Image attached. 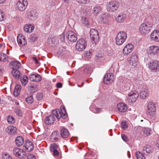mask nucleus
I'll list each match as a JSON object with an SVG mask.
<instances>
[{"instance_id":"obj_1","label":"nucleus","mask_w":159,"mask_h":159,"mask_svg":"<svg viewBox=\"0 0 159 159\" xmlns=\"http://www.w3.org/2000/svg\"><path fill=\"white\" fill-rule=\"evenodd\" d=\"M152 25L149 21H145L141 23L139 27V31L142 34L149 33L152 29Z\"/></svg>"},{"instance_id":"obj_2","label":"nucleus","mask_w":159,"mask_h":159,"mask_svg":"<svg viewBox=\"0 0 159 159\" xmlns=\"http://www.w3.org/2000/svg\"><path fill=\"white\" fill-rule=\"evenodd\" d=\"M127 38L126 33L124 31L119 32L116 38V43L118 45L122 44L126 40Z\"/></svg>"},{"instance_id":"obj_3","label":"nucleus","mask_w":159,"mask_h":159,"mask_svg":"<svg viewBox=\"0 0 159 159\" xmlns=\"http://www.w3.org/2000/svg\"><path fill=\"white\" fill-rule=\"evenodd\" d=\"M52 114L55 116L58 119L61 118L63 119H65L67 117L66 110L64 107L61 110L57 109L53 110L52 111Z\"/></svg>"},{"instance_id":"obj_4","label":"nucleus","mask_w":159,"mask_h":159,"mask_svg":"<svg viewBox=\"0 0 159 159\" xmlns=\"http://www.w3.org/2000/svg\"><path fill=\"white\" fill-rule=\"evenodd\" d=\"M120 6L119 2L115 0L110 1L107 5V9L108 11L114 12L116 11Z\"/></svg>"},{"instance_id":"obj_5","label":"nucleus","mask_w":159,"mask_h":159,"mask_svg":"<svg viewBox=\"0 0 159 159\" xmlns=\"http://www.w3.org/2000/svg\"><path fill=\"white\" fill-rule=\"evenodd\" d=\"M90 37L93 43L96 44L99 41L100 37L97 30L92 29L90 31Z\"/></svg>"},{"instance_id":"obj_6","label":"nucleus","mask_w":159,"mask_h":159,"mask_svg":"<svg viewBox=\"0 0 159 159\" xmlns=\"http://www.w3.org/2000/svg\"><path fill=\"white\" fill-rule=\"evenodd\" d=\"M28 4L27 0H18L16 4V9L20 11H24Z\"/></svg>"},{"instance_id":"obj_7","label":"nucleus","mask_w":159,"mask_h":159,"mask_svg":"<svg viewBox=\"0 0 159 159\" xmlns=\"http://www.w3.org/2000/svg\"><path fill=\"white\" fill-rule=\"evenodd\" d=\"M138 93L135 91H131L126 96L128 102L129 103H132L135 102L139 97Z\"/></svg>"},{"instance_id":"obj_8","label":"nucleus","mask_w":159,"mask_h":159,"mask_svg":"<svg viewBox=\"0 0 159 159\" xmlns=\"http://www.w3.org/2000/svg\"><path fill=\"white\" fill-rule=\"evenodd\" d=\"M86 46L87 43L85 40L83 39H80L77 41L75 48L78 51H81L85 48Z\"/></svg>"},{"instance_id":"obj_9","label":"nucleus","mask_w":159,"mask_h":159,"mask_svg":"<svg viewBox=\"0 0 159 159\" xmlns=\"http://www.w3.org/2000/svg\"><path fill=\"white\" fill-rule=\"evenodd\" d=\"M148 112L152 116L156 115V107L155 105L152 102H149L147 106Z\"/></svg>"},{"instance_id":"obj_10","label":"nucleus","mask_w":159,"mask_h":159,"mask_svg":"<svg viewBox=\"0 0 159 159\" xmlns=\"http://www.w3.org/2000/svg\"><path fill=\"white\" fill-rule=\"evenodd\" d=\"M13 153L16 156L19 158H25L26 157V153L22 149L15 148L13 150Z\"/></svg>"},{"instance_id":"obj_11","label":"nucleus","mask_w":159,"mask_h":159,"mask_svg":"<svg viewBox=\"0 0 159 159\" xmlns=\"http://www.w3.org/2000/svg\"><path fill=\"white\" fill-rule=\"evenodd\" d=\"M66 38L70 42H75L77 39L76 34L72 31H68L66 34Z\"/></svg>"},{"instance_id":"obj_12","label":"nucleus","mask_w":159,"mask_h":159,"mask_svg":"<svg viewBox=\"0 0 159 159\" xmlns=\"http://www.w3.org/2000/svg\"><path fill=\"white\" fill-rule=\"evenodd\" d=\"M114 79V76L111 73H107L104 76L103 82L105 84H110L113 82Z\"/></svg>"},{"instance_id":"obj_13","label":"nucleus","mask_w":159,"mask_h":159,"mask_svg":"<svg viewBox=\"0 0 159 159\" xmlns=\"http://www.w3.org/2000/svg\"><path fill=\"white\" fill-rule=\"evenodd\" d=\"M150 69L154 72L159 71V62L156 60L151 61L148 64Z\"/></svg>"},{"instance_id":"obj_14","label":"nucleus","mask_w":159,"mask_h":159,"mask_svg":"<svg viewBox=\"0 0 159 159\" xmlns=\"http://www.w3.org/2000/svg\"><path fill=\"white\" fill-rule=\"evenodd\" d=\"M60 135L59 132L57 130L53 131L51 134L50 140L52 142H57L60 141Z\"/></svg>"},{"instance_id":"obj_15","label":"nucleus","mask_w":159,"mask_h":159,"mask_svg":"<svg viewBox=\"0 0 159 159\" xmlns=\"http://www.w3.org/2000/svg\"><path fill=\"white\" fill-rule=\"evenodd\" d=\"M34 148V145L30 141H26L25 144L23 146V149L28 152H30L33 150Z\"/></svg>"},{"instance_id":"obj_16","label":"nucleus","mask_w":159,"mask_h":159,"mask_svg":"<svg viewBox=\"0 0 159 159\" xmlns=\"http://www.w3.org/2000/svg\"><path fill=\"white\" fill-rule=\"evenodd\" d=\"M134 49V46L131 43L127 44L124 48L123 52L124 54L128 55Z\"/></svg>"},{"instance_id":"obj_17","label":"nucleus","mask_w":159,"mask_h":159,"mask_svg":"<svg viewBox=\"0 0 159 159\" xmlns=\"http://www.w3.org/2000/svg\"><path fill=\"white\" fill-rule=\"evenodd\" d=\"M147 52L149 54H157L159 52V48L157 46H151L148 49Z\"/></svg>"},{"instance_id":"obj_18","label":"nucleus","mask_w":159,"mask_h":159,"mask_svg":"<svg viewBox=\"0 0 159 159\" xmlns=\"http://www.w3.org/2000/svg\"><path fill=\"white\" fill-rule=\"evenodd\" d=\"M44 121L47 125H52L55 121V118L53 115H51L45 118Z\"/></svg>"},{"instance_id":"obj_19","label":"nucleus","mask_w":159,"mask_h":159,"mask_svg":"<svg viewBox=\"0 0 159 159\" xmlns=\"http://www.w3.org/2000/svg\"><path fill=\"white\" fill-rule=\"evenodd\" d=\"M151 39L156 42H159V30H154L150 35Z\"/></svg>"},{"instance_id":"obj_20","label":"nucleus","mask_w":159,"mask_h":159,"mask_svg":"<svg viewBox=\"0 0 159 159\" xmlns=\"http://www.w3.org/2000/svg\"><path fill=\"white\" fill-rule=\"evenodd\" d=\"M138 57L136 54L132 53L130 59V63L133 66H135L138 63Z\"/></svg>"},{"instance_id":"obj_21","label":"nucleus","mask_w":159,"mask_h":159,"mask_svg":"<svg viewBox=\"0 0 159 159\" xmlns=\"http://www.w3.org/2000/svg\"><path fill=\"white\" fill-rule=\"evenodd\" d=\"M16 127L12 125H9L5 129L6 132L9 135L14 134L17 132Z\"/></svg>"},{"instance_id":"obj_22","label":"nucleus","mask_w":159,"mask_h":159,"mask_svg":"<svg viewBox=\"0 0 159 159\" xmlns=\"http://www.w3.org/2000/svg\"><path fill=\"white\" fill-rule=\"evenodd\" d=\"M17 42L20 46H22L26 44L25 37L21 34L19 35L17 37Z\"/></svg>"},{"instance_id":"obj_23","label":"nucleus","mask_w":159,"mask_h":159,"mask_svg":"<svg viewBox=\"0 0 159 159\" xmlns=\"http://www.w3.org/2000/svg\"><path fill=\"white\" fill-rule=\"evenodd\" d=\"M117 110L120 112H124L126 111L127 109V105L122 102L119 103L117 107Z\"/></svg>"},{"instance_id":"obj_24","label":"nucleus","mask_w":159,"mask_h":159,"mask_svg":"<svg viewBox=\"0 0 159 159\" xmlns=\"http://www.w3.org/2000/svg\"><path fill=\"white\" fill-rule=\"evenodd\" d=\"M37 16L38 13L36 10L33 9L31 10L29 14H28L29 18L31 20H35Z\"/></svg>"},{"instance_id":"obj_25","label":"nucleus","mask_w":159,"mask_h":159,"mask_svg":"<svg viewBox=\"0 0 159 159\" xmlns=\"http://www.w3.org/2000/svg\"><path fill=\"white\" fill-rule=\"evenodd\" d=\"M149 92L147 89H142L139 93V95L140 98L144 99L149 95Z\"/></svg>"},{"instance_id":"obj_26","label":"nucleus","mask_w":159,"mask_h":159,"mask_svg":"<svg viewBox=\"0 0 159 159\" xmlns=\"http://www.w3.org/2000/svg\"><path fill=\"white\" fill-rule=\"evenodd\" d=\"M126 18V15L125 13H120L116 18V20L119 23H122Z\"/></svg>"},{"instance_id":"obj_27","label":"nucleus","mask_w":159,"mask_h":159,"mask_svg":"<svg viewBox=\"0 0 159 159\" xmlns=\"http://www.w3.org/2000/svg\"><path fill=\"white\" fill-rule=\"evenodd\" d=\"M30 79L32 81L36 82L40 81L42 79L41 76L37 74H33L31 75L30 77Z\"/></svg>"},{"instance_id":"obj_28","label":"nucleus","mask_w":159,"mask_h":159,"mask_svg":"<svg viewBox=\"0 0 159 159\" xmlns=\"http://www.w3.org/2000/svg\"><path fill=\"white\" fill-rule=\"evenodd\" d=\"M15 143L16 146L18 147L22 146L24 143L23 138L20 136L17 137L15 139Z\"/></svg>"},{"instance_id":"obj_29","label":"nucleus","mask_w":159,"mask_h":159,"mask_svg":"<svg viewBox=\"0 0 159 159\" xmlns=\"http://www.w3.org/2000/svg\"><path fill=\"white\" fill-rule=\"evenodd\" d=\"M11 64L13 66V70H17L19 69L21 66V63L17 61H12Z\"/></svg>"},{"instance_id":"obj_30","label":"nucleus","mask_w":159,"mask_h":159,"mask_svg":"<svg viewBox=\"0 0 159 159\" xmlns=\"http://www.w3.org/2000/svg\"><path fill=\"white\" fill-rule=\"evenodd\" d=\"M34 29V26L30 24H28L25 25L24 27V31L27 33H31Z\"/></svg>"},{"instance_id":"obj_31","label":"nucleus","mask_w":159,"mask_h":159,"mask_svg":"<svg viewBox=\"0 0 159 159\" xmlns=\"http://www.w3.org/2000/svg\"><path fill=\"white\" fill-rule=\"evenodd\" d=\"M69 133L68 130L65 128H63L61 130V135L63 138H66L69 136Z\"/></svg>"},{"instance_id":"obj_32","label":"nucleus","mask_w":159,"mask_h":159,"mask_svg":"<svg viewBox=\"0 0 159 159\" xmlns=\"http://www.w3.org/2000/svg\"><path fill=\"white\" fill-rule=\"evenodd\" d=\"M11 73L13 76L16 79H19L21 77V73L17 70H13Z\"/></svg>"},{"instance_id":"obj_33","label":"nucleus","mask_w":159,"mask_h":159,"mask_svg":"<svg viewBox=\"0 0 159 159\" xmlns=\"http://www.w3.org/2000/svg\"><path fill=\"white\" fill-rule=\"evenodd\" d=\"M21 86L19 85H17L16 86L13 92V94L15 97L18 96L20 93Z\"/></svg>"},{"instance_id":"obj_34","label":"nucleus","mask_w":159,"mask_h":159,"mask_svg":"<svg viewBox=\"0 0 159 159\" xmlns=\"http://www.w3.org/2000/svg\"><path fill=\"white\" fill-rule=\"evenodd\" d=\"M20 81L22 84L25 86L27 83L28 80V78L26 75H24L22 77H20Z\"/></svg>"},{"instance_id":"obj_35","label":"nucleus","mask_w":159,"mask_h":159,"mask_svg":"<svg viewBox=\"0 0 159 159\" xmlns=\"http://www.w3.org/2000/svg\"><path fill=\"white\" fill-rule=\"evenodd\" d=\"M100 19L104 23L107 24L109 22L108 16L106 14H103L102 15Z\"/></svg>"},{"instance_id":"obj_36","label":"nucleus","mask_w":159,"mask_h":159,"mask_svg":"<svg viewBox=\"0 0 159 159\" xmlns=\"http://www.w3.org/2000/svg\"><path fill=\"white\" fill-rule=\"evenodd\" d=\"M143 151H144V153H145L144 151H145L146 153H151L153 151V149L150 146L146 145L143 148Z\"/></svg>"},{"instance_id":"obj_37","label":"nucleus","mask_w":159,"mask_h":159,"mask_svg":"<svg viewBox=\"0 0 159 159\" xmlns=\"http://www.w3.org/2000/svg\"><path fill=\"white\" fill-rule=\"evenodd\" d=\"M150 130L148 128L144 129L143 131V136L146 137L149 136L150 134Z\"/></svg>"},{"instance_id":"obj_38","label":"nucleus","mask_w":159,"mask_h":159,"mask_svg":"<svg viewBox=\"0 0 159 159\" xmlns=\"http://www.w3.org/2000/svg\"><path fill=\"white\" fill-rule=\"evenodd\" d=\"M59 148V145L56 143H53L51 144L50 150V151H53L55 150H58Z\"/></svg>"},{"instance_id":"obj_39","label":"nucleus","mask_w":159,"mask_h":159,"mask_svg":"<svg viewBox=\"0 0 159 159\" xmlns=\"http://www.w3.org/2000/svg\"><path fill=\"white\" fill-rule=\"evenodd\" d=\"M7 56L6 54L4 53H0V61H6L7 60Z\"/></svg>"},{"instance_id":"obj_40","label":"nucleus","mask_w":159,"mask_h":159,"mask_svg":"<svg viewBox=\"0 0 159 159\" xmlns=\"http://www.w3.org/2000/svg\"><path fill=\"white\" fill-rule=\"evenodd\" d=\"M101 10V7L99 6L95 7L93 10V13L95 15L97 14Z\"/></svg>"},{"instance_id":"obj_41","label":"nucleus","mask_w":159,"mask_h":159,"mask_svg":"<svg viewBox=\"0 0 159 159\" xmlns=\"http://www.w3.org/2000/svg\"><path fill=\"white\" fill-rule=\"evenodd\" d=\"M135 155L137 159H143V157L144 159L145 158V157H144V156L143 155V153L139 151L136 152L135 153Z\"/></svg>"},{"instance_id":"obj_42","label":"nucleus","mask_w":159,"mask_h":159,"mask_svg":"<svg viewBox=\"0 0 159 159\" xmlns=\"http://www.w3.org/2000/svg\"><path fill=\"white\" fill-rule=\"evenodd\" d=\"M7 122L10 124H13L15 122V120L13 116H9L7 118Z\"/></svg>"},{"instance_id":"obj_43","label":"nucleus","mask_w":159,"mask_h":159,"mask_svg":"<svg viewBox=\"0 0 159 159\" xmlns=\"http://www.w3.org/2000/svg\"><path fill=\"white\" fill-rule=\"evenodd\" d=\"M2 159H12L11 156L9 153L6 152H3L2 154Z\"/></svg>"},{"instance_id":"obj_44","label":"nucleus","mask_w":159,"mask_h":159,"mask_svg":"<svg viewBox=\"0 0 159 159\" xmlns=\"http://www.w3.org/2000/svg\"><path fill=\"white\" fill-rule=\"evenodd\" d=\"M25 101L28 104H31L33 102V98L32 96L27 97L25 99Z\"/></svg>"},{"instance_id":"obj_45","label":"nucleus","mask_w":159,"mask_h":159,"mask_svg":"<svg viewBox=\"0 0 159 159\" xmlns=\"http://www.w3.org/2000/svg\"><path fill=\"white\" fill-rule=\"evenodd\" d=\"M81 22L83 24L86 25H89L88 19L85 17H82L81 20Z\"/></svg>"},{"instance_id":"obj_46","label":"nucleus","mask_w":159,"mask_h":159,"mask_svg":"<svg viewBox=\"0 0 159 159\" xmlns=\"http://www.w3.org/2000/svg\"><path fill=\"white\" fill-rule=\"evenodd\" d=\"M29 90L31 93H34L37 91V87L36 85L32 86L29 87Z\"/></svg>"},{"instance_id":"obj_47","label":"nucleus","mask_w":159,"mask_h":159,"mask_svg":"<svg viewBox=\"0 0 159 159\" xmlns=\"http://www.w3.org/2000/svg\"><path fill=\"white\" fill-rule=\"evenodd\" d=\"M77 2L80 4L84 5L88 3L90 0H77Z\"/></svg>"},{"instance_id":"obj_48","label":"nucleus","mask_w":159,"mask_h":159,"mask_svg":"<svg viewBox=\"0 0 159 159\" xmlns=\"http://www.w3.org/2000/svg\"><path fill=\"white\" fill-rule=\"evenodd\" d=\"M121 126L124 129L127 128L128 127V125L127 123L125 121H122L121 123Z\"/></svg>"},{"instance_id":"obj_49","label":"nucleus","mask_w":159,"mask_h":159,"mask_svg":"<svg viewBox=\"0 0 159 159\" xmlns=\"http://www.w3.org/2000/svg\"><path fill=\"white\" fill-rule=\"evenodd\" d=\"M5 18L4 14L0 10V21L4 20Z\"/></svg>"},{"instance_id":"obj_50","label":"nucleus","mask_w":159,"mask_h":159,"mask_svg":"<svg viewBox=\"0 0 159 159\" xmlns=\"http://www.w3.org/2000/svg\"><path fill=\"white\" fill-rule=\"evenodd\" d=\"M101 109L98 107H95L93 111L95 113H99L101 112Z\"/></svg>"},{"instance_id":"obj_51","label":"nucleus","mask_w":159,"mask_h":159,"mask_svg":"<svg viewBox=\"0 0 159 159\" xmlns=\"http://www.w3.org/2000/svg\"><path fill=\"white\" fill-rule=\"evenodd\" d=\"M45 25L47 26L49 25L50 23V20L49 17H47L45 20Z\"/></svg>"},{"instance_id":"obj_52","label":"nucleus","mask_w":159,"mask_h":159,"mask_svg":"<svg viewBox=\"0 0 159 159\" xmlns=\"http://www.w3.org/2000/svg\"><path fill=\"white\" fill-rule=\"evenodd\" d=\"M51 152H53V155L55 157L57 156L60 154V152L58 150H55Z\"/></svg>"},{"instance_id":"obj_53","label":"nucleus","mask_w":159,"mask_h":159,"mask_svg":"<svg viewBox=\"0 0 159 159\" xmlns=\"http://www.w3.org/2000/svg\"><path fill=\"white\" fill-rule=\"evenodd\" d=\"M84 71L86 73H90L91 72L90 67L87 66L86 67L84 70Z\"/></svg>"},{"instance_id":"obj_54","label":"nucleus","mask_w":159,"mask_h":159,"mask_svg":"<svg viewBox=\"0 0 159 159\" xmlns=\"http://www.w3.org/2000/svg\"><path fill=\"white\" fill-rule=\"evenodd\" d=\"M15 113L19 116H22L21 111V110L19 109H16L15 110Z\"/></svg>"},{"instance_id":"obj_55","label":"nucleus","mask_w":159,"mask_h":159,"mask_svg":"<svg viewBox=\"0 0 159 159\" xmlns=\"http://www.w3.org/2000/svg\"><path fill=\"white\" fill-rule=\"evenodd\" d=\"M36 159L35 157L33 154L29 153L27 156V159Z\"/></svg>"},{"instance_id":"obj_56","label":"nucleus","mask_w":159,"mask_h":159,"mask_svg":"<svg viewBox=\"0 0 159 159\" xmlns=\"http://www.w3.org/2000/svg\"><path fill=\"white\" fill-rule=\"evenodd\" d=\"M42 94L40 93H37L36 95V98L38 100H41L43 98Z\"/></svg>"},{"instance_id":"obj_57","label":"nucleus","mask_w":159,"mask_h":159,"mask_svg":"<svg viewBox=\"0 0 159 159\" xmlns=\"http://www.w3.org/2000/svg\"><path fill=\"white\" fill-rule=\"evenodd\" d=\"M97 60L101 61L102 60L104 59V57L102 56L101 54H98V56L97 57Z\"/></svg>"},{"instance_id":"obj_58","label":"nucleus","mask_w":159,"mask_h":159,"mask_svg":"<svg viewBox=\"0 0 159 159\" xmlns=\"http://www.w3.org/2000/svg\"><path fill=\"white\" fill-rule=\"evenodd\" d=\"M60 36V39L61 42H64L65 41V35L63 34H61L59 36Z\"/></svg>"},{"instance_id":"obj_59","label":"nucleus","mask_w":159,"mask_h":159,"mask_svg":"<svg viewBox=\"0 0 159 159\" xmlns=\"http://www.w3.org/2000/svg\"><path fill=\"white\" fill-rule=\"evenodd\" d=\"M121 137L123 140L125 141H127L128 140V138L126 135L124 134H123L121 135Z\"/></svg>"},{"instance_id":"obj_60","label":"nucleus","mask_w":159,"mask_h":159,"mask_svg":"<svg viewBox=\"0 0 159 159\" xmlns=\"http://www.w3.org/2000/svg\"><path fill=\"white\" fill-rule=\"evenodd\" d=\"M32 59H33V61H34L36 64H39V61H38V59L35 57H33L32 58Z\"/></svg>"},{"instance_id":"obj_61","label":"nucleus","mask_w":159,"mask_h":159,"mask_svg":"<svg viewBox=\"0 0 159 159\" xmlns=\"http://www.w3.org/2000/svg\"><path fill=\"white\" fill-rule=\"evenodd\" d=\"M37 39V37H36L35 35H33L31 37V39L34 42Z\"/></svg>"},{"instance_id":"obj_62","label":"nucleus","mask_w":159,"mask_h":159,"mask_svg":"<svg viewBox=\"0 0 159 159\" xmlns=\"http://www.w3.org/2000/svg\"><path fill=\"white\" fill-rule=\"evenodd\" d=\"M62 84L61 83H58L56 84V86L58 88H60L62 86Z\"/></svg>"},{"instance_id":"obj_63","label":"nucleus","mask_w":159,"mask_h":159,"mask_svg":"<svg viewBox=\"0 0 159 159\" xmlns=\"http://www.w3.org/2000/svg\"><path fill=\"white\" fill-rule=\"evenodd\" d=\"M86 55L88 57H89L92 55V53L90 52H87L86 53Z\"/></svg>"},{"instance_id":"obj_64","label":"nucleus","mask_w":159,"mask_h":159,"mask_svg":"<svg viewBox=\"0 0 159 159\" xmlns=\"http://www.w3.org/2000/svg\"><path fill=\"white\" fill-rule=\"evenodd\" d=\"M156 146L157 147L159 148V140H158L157 141Z\"/></svg>"}]
</instances>
